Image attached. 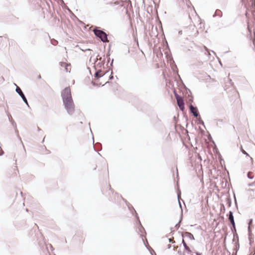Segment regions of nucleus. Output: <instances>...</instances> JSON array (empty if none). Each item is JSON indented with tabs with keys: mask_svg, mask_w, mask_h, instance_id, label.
<instances>
[{
	"mask_svg": "<svg viewBox=\"0 0 255 255\" xmlns=\"http://www.w3.org/2000/svg\"><path fill=\"white\" fill-rule=\"evenodd\" d=\"M92 84L93 85L95 86V85H97L95 83H94L93 82H92Z\"/></svg>",
	"mask_w": 255,
	"mask_h": 255,
	"instance_id": "obj_35",
	"label": "nucleus"
},
{
	"mask_svg": "<svg viewBox=\"0 0 255 255\" xmlns=\"http://www.w3.org/2000/svg\"><path fill=\"white\" fill-rule=\"evenodd\" d=\"M38 130H40V129L39 128H38Z\"/></svg>",
	"mask_w": 255,
	"mask_h": 255,
	"instance_id": "obj_41",
	"label": "nucleus"
},
{
	"mask_svg": "<svg viewBox=\"0 0 255 255\" xmlns=\"http://www.w3.org/2000/svg\"><path fill=\"white\" fill-rule=\"evenodd\" d=\"M101 60H102V57H100V58H99V60H100V61H101Z\"/></svg>",
	"mask_w": 255,
	"mask_h": 255,
	"instance_id": "obj_39",
	"label": "nucleus"
},
{
	"mask_svg": "<svg viewBox=\"0 0 255 255\" xmlns=\"http://www.w3.org/2000/svg\"><path fill=\"white\" fill-rule=\"evenodd\" d=\"M95 35L99 37L101 40L103 42H107L108 41V35L103 30L95 28L93 30Z\"/></svg>",
	"mask_w": 255,
	"mask_h": 255,
	"instance_id": "obj_2",
	"label": "nucleus"
},
{
	"mask_svg": "<svg viewBox=\"0 0 255 255\" xmlns=\"http://www.w3.org/2000/svg\"><path fill=\"white\" fill-rule=\"evenodd\" d=\"M168 240H169V242H171V239H168Z\"/></svg>",
	"mask_w": 255,
	"mask_h": 255,
	"instance_id": "obj_36",
	"label": "nucleus"
},
{
	"mask_svg": "<svg viewBox=\"0 0 255 255\" xmlns=\"http://www.w3.org/2000/svg\"><path fill=\"white\" fill-rule=\"evenodd\" d=\"M182 243L183 245L184 248L185 247V246H187L184 240H182Z\"/></svg>",
	"mask_w": 255,
	"mask_h": 255,
	"instance_id": "obj_26",
	"label": "nucleus"
},
{
	"mask_svg": "<svg viewBox=\"0 0 255 255\" xmlns=\"http://www.w3.org/2000/svg\"><path fill=\"white\" fill-rule=\"evenodd\" d=\"M182 236L183 238L184 237H186L191 240H195L193 235L191 233L188 232L184 233L183 234H182Z\"/></svg>",
	"mask_w": 255,
	"mask_h": 255,
	"instance_id": "obj_8",
	"label": "nucleus"
},
{
	"mask_svg": "<svg viewBox=\"0 0 255 255\" xmlns=\"http://www.w3.org/2000/svg\"><path fill=\"white\" fill-rule=\"evenodd\" d=\"M174 93L176 101H177V105H178V106L179 109L182 112L184 111V109H185L184 108L185 104H184V102L183 98L180 96L178 95L175 91H174Z\"/></svg>",
	"mask_w": 255,
	"mask_h": 255,
	"instance_id": "obj_3",
	"label": "nucleus"
},
{
	"mask_svg": "<svg viewBox=\"0 0 255 255\" xmlns=\"http://www.w3.org/2000/svg\"><path fill=\"white\" fill-rule=\"evenodd\" d=\"M50 247H51V248H52V245H50Z\"/></svg>",
	"mask_w": 255,
	"mask_h": 255,
	"instance_id": "obj_40",
	"label": "nucleus"
},
{
	"mask_svg": "<svg viewBox=\"0 0 255 255\" xmlns=\"http://www.w3.org/2000/svg\"><path fill=\"white\" fill-rule=\"evenodd\" d=\"M198 121H199V124H200V125H202L203 126H204V122L202 120L201 117L199 116V118H198Z\"/></svg>",
	"mask_w": 255,
	"mask_h": 255,
	"instance_id": "obj_15",
	"label": "nucleus"
},
{
	"mask_svg": "<svg viewBox=\"0 0 255 255\" xmlns=\"http://www.w3.org/2000/svg\"><path fill=\"white\" fill-rule=\"evenodd\" d=\"M251 172H249L248 173V178H249L250 179H253L254 178V176L251 175Z\"/></svg>",
	"mask_w": 255,
	"mask_h": 255,
	"instance_id": "obj_17",
	"label": "nucleus"
},
{
	"mask_svg": "<svg viewBox=\"0 0 255 255\" xmlns=\"http://www.w3.org/2000/svg\"><path fill=\"white\" fill-rule=\"evenodd\" d=\"M242 153H243L244 154L246 155L247 156H249V155L248 154V153L246 151H245L244 150H243H243H242Z\"/></svg>",
	"mask_w": 255,
	"mask_h": 255,
	"instance_id": "obj_22",
	"label": "nucleus"
},
{
	"mask_svg": "<svg viewBox=\"0 0 255 255\" xmlns=\"http://www.w3.org/2000/svg\"><path fill=\"white\" fill-rule=\"evenodd\" d=\"M178 203H179V207L181 208V209H182V206H181V202L179 200V195H178ZM182 210V209H181Z\"/></svg>",
	"mask_w": 255,
	"mask_h": 255,
	"instance_id": "obj_21",
	"label": "nucleus"
},
{
	"mask_svg": "<svg viewBox=\"0 0 255 255\" xmlns=\"http://www.w3.org/2000/svg\"><path fill=\"white\" fill-rule=\"evenodd\" d=\"M113 61H114V59H112V62H111V64H110V65H111V66H112V65H113Z\"/></svg>",
	"mask_w": 255,
	"mask_h": 255,
	"instance_id": "obj_30",
	"label": "nucleus"
},
{
	"mask_svg": "<svg viewBox=\"0 0 255 255\" xmlns=\"http://www.w3.org/2000/svg\"><path fill=\"white\" fill-rule=\"evenodd\" d=\"M3 154V152L2 151L1 153H0V156L2 155Z\"/></svg>",
	"mask_w": 255,
	"mask_h": 255,
	"instance_id": "obj_34",
	"label": "nucleus"
},
{
	"mask_svg": "<svg viewBox=\"0 0 255 255\" xmlns=\"http://www.w3.org/2000/svg\"><path fill=\"white\" fill-rule=\"evenodd\" d=\"M14 85L16 86V88L15 89L16 92L20 96V97L22 99L23 101L27 105V106L28 107H29L28 102H27V100L24 94L22 92L21 89L19 87H18L15 84H14Z\"/></svg>",
	"mask_w": 255,
	"mask_h": 255,
	"instance_id": "obj_4",
	"label": "nucleus"
},
{
	"mask_svg": "<svg viewBox=\"0 0 255 255\" xmlns=\"http://www.w3.org/2000/svg\"><path fill=\"white\" fill-rule=\"evenodd\" d=\"M196 255H202L199 253H196Z\"/></svg>",
	"mask_w": 255,
	"mask_h": 255,
	"instance_id": "obj_33",
	"label": "nucleus"
},
{
	"mask_svg": "<svg viewBox=\"0 0 255 255\" xmlns=\"http://www.w3.org/2000/svg\"><path fill=\"white\" fill-rule=\"evenodd\" d=\"M228 216H229L228 219H229V221H230V222L232 225V227L235 230V221H234V218L233 212L231 211H230L229 212Z\"/></svg>",
	"mask_w": 255,
	"mask_h": 255,
	"instance_id": "obj_7",
	"label": "nucleus"
},
{
	"mask_svg": "<svg viewBox=\"0 0 255 255\" xmlns=\"http://www.w3.org/2000/svg\"><path fill=\"white\" fill-rule=\"evenodd\" d=\"M59 64L61 67L65 68V71L66 72H70V70H71V68H70L71 64H68V63H67L64 62H60L59 63Z\"/></svg>",
	"mask_w": 255,
	"mask_h": 255,
	"instance_id": "obj_6",
	"label": "nucleus"
},
{
	"mask_svg": "<svg viewBox=\"0 0 255 255\" xmlns=\"http://www.w3.org/2000/svg\"><path fill=\"white\" fill-rule=\"evenodd\" d=\"M182 30H180V31H179V34H180V35H181V34H182Z\"/></svg>",
	"mask_w": 255,
	"mask_h": 255,
	"instance_id": "obj_31",
	"label": "nucleus"
},
{
	"mask_svg": "<svg viewBox=\"0 0 255 255\" xmlns=\"http://www.w3.org/2000/svg\"><path fill=\"white\" fill-rule=\"evenodd\" d=\"M253 222V219H250L249 223V226H250Z\"/></svg>",
	"mask_w": 255,
	"mask_h": 255,
	"instance_id": "obj_27",
	"label": "nucleus"
},
{
	"mask_svg": "<svg viewBox=\"0 0 255 255\" xmlns=\"http://www.w3.org/2000/svg\"><path fill=\"white\" fill-rule=\"evenodd\" d=\"M110 52H108L107 54V58H108V61H109L110 58Z\"/></svg>",
	"mask_w": 255,
	"mask_h": 255,
	"instance_id": "obj_24",
	"label": "nucleus"
},
{
	"mask_svg": "<svg viewBox=\"0 0 255 255\" xmlns=\"http://www.w3.org/2000/svg\"><path fill=\"white\" fill-rule=\"evenodd\" d=\"M217 16H219V17H221L222 16V11L219 9H217L213 15V17H215Z\"/></svg>",
	"mask_w": 255,
	"mask_h": 255,
	"instance_id": "obj_11",
	"label": "nucleus"
},
{
	"mask_svg": "<svg viewBox=\"0 0 255 255\" xmlns=\"http://www.w3.org/2000/svg\"><path fill=\"white\" fill-rule=\"evenodd\" d=\"M15 128V132L18 138L19 139L20 142H22L21 137L18 135V131L17 129L16 128Z\"/></svg>",
	"mask_w": 255,
	"mask_h": 255,
	"instance_id": "obj_12",
	"label": "nucleus"
},
{
	"mask_svg": "<svg viewBox=\"0 0 255 255\" xmlns=\"http://www.w3.org/2000/svg\"><path fill=\"white\" fill-rule=\"evenodd\" d=\"M38 78L39 79H40V78H41V76H40V75H39V76H38Z\"/></svg>",
	"mask_w": 255,
	"mask_h": 255,
	"instance_id": "obj_37",
	"label": "nucleus"
},
{
	"mask_svg": "<svg viewBox=\"0 0 255 255\" xmlns=\"http://www.w3.org/2000/svg\"><path fill=\"white\" fill-rule=\"evenodd\" d=\"M189 254L190 255H192L191 254H191Z\"/></svg>",
	"mask_w": 255,
	"mask_h": 255,
	"instance_id": "obj_42",
	"label": "nucleus"
},
{
	"mask_svg": "<svg viewBox=\"0 0 255 255\" xmlns=\"http://www.w3.org/2000/svg\"><path fill=\"white\" fill-rule=\"evenodd\" d=\"M63 104L67 113L72 115L75 111V105L69 87L65 88L61 92Z\"/></svg>",
	"mask_w": 255,
	"mask_h": 255,
	"instance_id": "obj_1",
	"label": "nucleus"
},
{
	"mask_svg": "<svg viewBox=\"0 0 255 255\" xmlns=\"http://www.w3.org/2000/svg\"><path fill=\"white\" fill-rule=\"evenodd\" d=\"M113 78H114L113 76L111 75L109 77L110 80H112Z\"/></svg>",
	"mask_w": 255,
	"mask_h": 255,
	"instance_id": "obj_29",
	"label": "nucleus"
},
{
	"mask_svg": "<svg viewBox=\"0 0 255 255\" xmlns=\"http://www.w3.org/2000/svg\"><path fill=\"white\" fill-rule=\"evenodd\" d=\"M184 249L188 252V254H191V251L188 246H185Z\"/></svg>",
	"mask_w": 255,
	"mask_h": 255,
	"instance_id": "obj_14",
	"label": "nucleus"
},
{
	"mask_svg": "<svg viewBox=\"0 0 255 255\" xmlns=\"http://www.w3.org/2000/svg\"><path fill=\"white\" fill-rule=\"evenodd\" d=\"M248 231H249V236H250L251 234V229L250 226L248 227Z\"/></svg>",
	"mask_w": 255,
	"mask_h": 255,
	"instance_id": "obj_23",
	"label": "nucleus"
},
{
	"mask_svg": "<svg viewBox=\"0 0 255 255\" xmlns=\"http://www.w3.org/2000/svg\"><path fill=\"white\" fill-rule=\"evenodd\" d=\"M243 4H245L247 0H241Z\"/></svg>",
	"mask_w": 255,
	"mask_h": 255,
	"instance_id": "obj_28",
	"label": "nucleus"
},
{
	"mask_svg": "<svg viewBox=\"0 0 255 255\" xmlns=\"http://www.w3.org/2000/svg\"><path fill=\"white\" fill-rule=\"evenodd\" d=\"M7 117H8V118L9 121L10 122H11V120H12V118L11 116V115L9 114V113H7Z\"/></svg>",
	"mask_w": 255,
	"mask_h": 255,
	"instance_id": "obj_19",
	"label": "nucleus"
},
{
	"mask_svg": "<svg viewBox=\"0 0 255 255\" xmlns=\"http://www.w3.org/2000/svg\"><path fill=\"white\" fill-rule=\"evenodd\" d=\"M181 220H182V218H181V219L180 220L179 222L177 224H176L175 225V227L176 229H178V228H179V227H180V223L181 222Z\"/></svg>",
	"mask_w": 255,
	"mask_h": 255,
	"instance_id": "obj_20",
	"label": "nucleus"
},
{
	"mask_svg": "<svg viewBox=\"0 0 255 255\" xmlns=\"http://www.w3.org/2000/svg\"><path fill=\"white\" fill-rule=\"evenodd\" d=\"M189 108L190 112L195 117L197 118L199 117V113L196 107H194L192 104H190L189 106Z\"/></svg>",
	"mask_w": 255,
	"mask_h": 255,
	"instance_id": "obj_5",
	"label": "nucleus"
},
{
	"mask_svg": "<svg viewBox=\"0 0 255 255\" xmlns=\"http://www.w3.org/2000/svg\"><path fill=\"white\" fill-rule=\"evenodd\" d=\"M62 3L64 2L63 0H60Z\"/></svg>",
	"mask_w": 255,
	"mask_h": 255,
	"instance_id": "obj_38",
	"label": "nucleus"
},
{
	"mask_svg": "<svg viewBox=\"0 0 255 255\" xmlns=\"http://www.w3.org/2000/svg\"><path fill=\"white\" fill-rule=\"evenodd\" d=\"M136 218H137V220H138V222H139V225H140V228H139V230L140 232H141V229H143V230H144V229H143V228L142 227V226H141V224H140V221H139V218H138V217L137 216H136Z\"/></svg>",
	"mask_w": 255,
	"mask_h": 255,
	"instance_id": "obj_16",
	"label": "nucleus"
},
{
	"mask_svg": "<svg viewBox=\"0 0 255 255\" xmlns=\"http://www.w3.org/2000/svg\"><path fill=\"white\" fill-rule=\"evenodd\" d=\"M186 0V3L187 6L189 7V4H191L190 2H189V0Z\"/></svg>",
	"mask_w": 255,
	"mask_h": 255,
	"instance_id": "obj_25",
	"label": "nucleus"
},
{
	"mask_svg": "<svg viewBox=\"0 0 255 255\" xmlns=\"http://www.w3.org/2000/svg\"><path fill=\"white\" fill-rule=\"evenodd\" d=\"M51 43L53 45H56L58 44V41L54 39H51Z\"/></svg>",
	"mask_w": 255,
	"mask_h": 255,
	"instance_id": "obj_13",
	"label": "nucleus"
},
{
	"mask_svg": "<svg viewBox=\"0 0 255 255\" xmlns=\"http://www.w3.org/2000/svg\"><path fill=\"white\" fill-rule=\"evenodd\" d=\"M171 245H170V244H169V245H168V249H170V248H171Z\"/></svg>",
	"mask_w": 255,
	"mask_h": 255,
	"instance_id": "obj_32",
	"label": "nucleus"
},
{
	"mask_svg": "<svg viewBox=\"0 0 255 255\" xmlns=\"http://www.w3.org/2000/svg\"><path fill=\"white\" fill-rule=\"evenodd\" d=\"M186 96L188 97L189 101L190 102H193V97L192 96L191 92V91L189 89H187L186 90Z\"/></svg>",
	"mask_w": 255,
	"mask_h": 255,
	"instance_id": "obj_9",
	"label": "nucleus"
},
{
	"mask_svg": "<svg viewBox=\"0 0 255 255\" xmlns=\"http://www.w3.org/2000/svg\"><path fill=\"white\" fill-rule=\"evenodd\" d=\"M101 72H102L101 70H99L97 71H96V73L94 74L95 78H96V79H98L100 78L103 77L105 74V73H104V74H103L102 75L101 74Z\"/></svg>",
	"mask_w": 255,
	"mask_h": 255,
	"instance_id": "obj_10",
	"label": "nucleus"
},
{
	"mask_svg": "<svg viewBox=\"0 0 255 255\" xmlns=\"http://www.w3.org/2000/svg\"><path fill=\"white\" fill-rule=\"evenodd\" d=\"M12 125V126L15 128H16V124L15 123V122L13 120H11V121L10 122Z\"/></svg>",
	"mask_w": 255,
	"mask_h": 255,
	"instance_id": "obj_18",
	"label": "nucleus"
}]
</instances>
